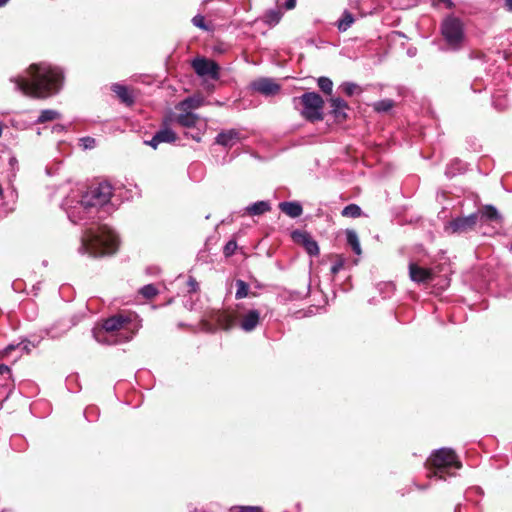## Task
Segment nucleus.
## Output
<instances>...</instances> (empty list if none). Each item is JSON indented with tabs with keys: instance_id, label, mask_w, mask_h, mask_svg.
I'll return each instance as SVG.
<instances>
[{
	"instance_id": "nucleus-1",
	"label": "nucleus",
	"mask_w": 512,
	"mask_h": 512,
	"mask_svg": "<svg viewBox=\"0 0 512 512\" xmlns=\"http://www.w3.org/2000/svg\"><path fill=\"white\" fill-rule=\"evenodd\" d=\"M62 73L47 63L32 64L26 76L11 78L16 90L33 98H47L57 93L62 83Z\"/></svg>"
},
{
	"instance_id": "nucleus-2",
	"label": "nucleus",
	"mask_w": 512,
	"mask_h": 512,
	"mask_svg": "<svg viewBox=\"0 0 512 512\" xmlns=\"http://www.w3.org/2000/svg\"><path fill=\"white\" fill-rule=\"evenodd\" d=\"M112 196V187L108 183H100L90 187L81 195L80 200H75L71 196L67 197L63 203L69 219L73 223H78L91 217L98 207L108 203Z\"/></svg>"
},
{
	"instance_id": "nucleus-3",
	"label": "nucleus",
	"mask_w": 512,
	"mask_h": 512,
	"mask_svg": "<svg viewBox=\"0 0 512 512\" xmlns=\"http://www.w3.org/2000/svg\"><path fill=\"white\" fill-rule=\"evenodd\" d=\"M140 327L135 314H118L106 319L101 328L93 331L96 341L107 344H120L132 339Z\"/></svg>"
},
{
	"instance_id": "nucleus-4",
	"label": "nucleus",
	"mask_w": 512,
	"mask_h": 512,
	"mask_svg": "<svg viewBox=\"0 0 512 512\" xmlns=\"http://www.w3.org/2000/svg\"><path fill=\"white\" fill-rule=\"evenodd\" d=\"M117 245L118 239L114 231L106 225H101L85 231L78 252L82 255L99 257L113 254Z\"/></svg>"
},
{
	"instance_id": "nucleus-5",
	"label": "nucleus",
	"mask_w": 512,
	"mask_h": 512,
	"mask_svg": "<svg viewBox=\"0 0 512 512\" xmlns=\"http://www.w3.org/2000/svg\"><path fill=\"white\" fill-rule=\"evenodd\" d=\"M428 477H437L446 479V476H452V469L458 470L462 467L457 455L452 449L440 448L434 451L426 462Z\"/></svg>"
},
{
	"instance_id": "nucleus-6",
	"label": "nucleus",
	"mask_w": 512,
	"mask_h": 512,
	"mask_svg": "<svg viewBox=\"0 0 512 512\" xmlns=\"http://www.w3.org/2000/svg\"><path fill=\"white\" fill-rule=\"evenodd\" d=\"M214 320L218 323L219 327L225 330L237 324L243 331L251 332L260 323L261 315L257 309L245 310L241 306H238L235 314L217 312L214 316Z\"/></svg>"
},
{
	"instance_id": "nucleus-7",
	"label": "nucleus",
	"mask_w": 512,
	"mask_h": 512,
	"mask_svg": "<svg viewBox=\"0 0 512 512\" xmlns=\"http://www.w3.org/2000/svg\"><path fill=\"white\" fill-rule=\"evenodd\" d=\"M441 33L450 49L458 50L463 46L465 41L464 25L459 18L446 17L441 24Z\"/></svg>"
},
{
	"instance_id": "nucleus-8",
	"label": "nucleus",
	"mask_w": 512,
	"mask_h": 512,
	"mask_svg": "<svg viewBox=\"0 0 512 512\" xmlns=\"http://www.w3.org/2000/svg\"><path fill=\"white\" fill-rule=\"evenodd\" d=\"M303 105L302 115L310 121L322 120V109L324 101L322 97L315 92L304 93L300 97Z\"/></svg>"
},
{
	"instance_id": "nucleus-9",
	"label": "nucleus",
	"mask_w": 512,
	"mask_h": 512,
	"mask_svg": "<svg viewBox=\"0 0 512 512\" xmlns=\"http://www.w3.org/2000/svg\"><path fill=\"white\" fill-rule=\"evenodd\" d=\"M191 65L195 73L203 79L218 80L220 77V67L211 59L196 57L192 60Z\"/></svg>"
},
{
	"instance_id": "nucleus-10",
	"label": "nucleus",
	"mask_w": 512,
	"mask_h": 512,
	"mask_svg": "<svg viewBox=\"0 0 512 512\" xmlns=\"http://www.w3.org/2000/svg\"><path fill=\"white\" fill-rule=\"evenodd\" d=\"M478 221V214L473 213L466 217L456 218L445 225L448 234H464L474 229Z\"/></svg>"
},
{
	"instance_id": "nucleus-11",
	"label": "nucleus",
	"mask_w": 512,
	"mask_h": 512,
	"mask_svg": "<svg viewBox=\"0 0 512 512\" xmlns=\"http://www.w3.org/2000/svg\"><path fill=\"white\" fill-rule=\"evenodd\" d=\"M292 238L294 242L302 245L309 255L316 256L319 254V246L309 233L297 230L292 233Z\"/></svg>"
},
{
	"instance_id": "nucleus-12",
	"label": "nucleus",
	"mask_w": 512,
	"mask_h": 512,
	"mask_svg": "<svg viewBox=\"0 0 512 512\" xmlns=\"http://www.w3.org/2000/svg\"><path fill=\"white\" fill-rule=\"evenodd\" d=\"M251 88L265 96H273L280 91V85L271 78H259L253 81Z\"/></svg>"
},
{
	"instance_id": "nucleus-13",
	"label": "nucleus",
	"mask_w": 512,
	"mask_h": 512,
	"mask_svg": "<svg viewBox=\"0 0 512 512\" xmlns=\"http://www.w3.org/2000/svg\"><path fill=\"white\" fill-rule=\"evenodd\" d=\"M409 276L413 282L418 284H426L433 280L434 273L431 269L418 266L415 263H410Z\"/></svg>"
},
{
	"instance_id": "nucleus-14",
	"label": "nucleus",
	"mask_w": 512,
	"mask_h": 512,
	"mask_svg": "<svg viewBox=\"0 0 512 512\" xmlns=\"http://www.w3.org/2000/svg\"><path fill=\"white\" fill-rule=\"evenodd\" d=\"M204 98L199 95H194L184 99L176 105V109L180 112H192L195 109L204 105Z\"/></svg>"
},
{
	"instance_id": "nucleus-15",
	"label": "nucleus",
	"mask_w": 512,
	"mask_h": 512,
	"mask_svg": "<svg viewBox=\"0 0 512 512\" xmlns=\"http://www.w3.org/2000/svg\"><path fill=\"white\" fill-rule=\"evenodd\" d=\"M176 121L183 127L197 128L203 120L193 112H180L176 117Z\"/></svg>"
},
{
	"instance_id": "nucleus-16",
	"label": "nucleus",
	"mask_w": 512,
	"mask_h": 512,
	"mask_svg": "<svg viewBox=\"0 0 512 512\" xmlns=\"http://www.w3.org/2000/svg\"><path fill=\"white\" fill-rule=\"evenodd\" d=\"M239 139V132L235 129H230L219 133L216 137V143L224 147H231L235 145Z\"/></svg>"
},
{
	"instance_id": "nucleus-17",
	"label": "nucleus",
	"mask_w": 512,
	"mask_h": 512,
	"mask_svg": "<svg viewBox=\"0 0 512 512\" xmlns=\"http://www.w3.org/2000/svg\"><path fill=\"white\" fill-rule=\"evenodd\" d=\"M279 209L291 218H297L303 212L302 206L298 202H281Z\"/></svg>"
},
{
	"instance_id": "nucleus-18",
	"label": "nucleus",
	"mask_w": 512,
	"mask_h": 512,
	"mask_svg": "<svg viewBox=\"0 0 512 512\" xmlns=\"http://www.w3.org/2000/svg\"><path fill=\"white\" fill-rule=\"evenodd\" d=\"M332 113L337 119L346 118V109L348 108L347 103L341 98H332L330 100Z\"/></svg>"
},
{
	"instance_id": "nucleus-19",
	"label": "nucleus",
	"mask_w": 512,
	"mask_h": 512,
	"mask_svg": "<svg viewBox=\"0 0 512 512\" xmlns=\"http://www.w3.org/2000/svg\"><path fill=\"white\" fill-rule=\"evenodd\" d=\"M245 210L251 216L262 215L271 210V205L268 201H257L247 206Z\"/></svg>"
},
{
	"instance_id": "nucleus-20",
	"label": "nucleus",
	"mask_w": 512,
	"mask_h": 512,
	"mask_svg": "<svg viewBox=\"0 0 512 512\" xmlns=\"http://www.w3.org/2000/svg\"><path fill=\"white\" fill-rule=\"evenodd\" d=\"M346 239L347 243L351 246L354 253L357 255H361L362 250L357 233L354 230H347Z\"/></svg>"
},
{
	"instance_id": "nucleus-21",
	"label": "nucleus",
	"mask_w": 512,
	"mask_h": 512,
	"mask_svg": "<svg viewBox=\"0 0 512 512\" xmlns=\"http://www.w3.org/2000/svg\"><path fill=\"white\" fill-rule=\"evenodd\" d=\"M282 16L283 13L279 9H271L265 13L264 22L272 27L280 22Z\"/></svg>"
},
{
	"instance_id": "nucleus-22",
	"label": "nucleus",
	"mask_w": 512,
	"mask_h": 512,
	"mask_svg": "<svg viewBox=\"0 0 512 512\" xmlns=\"http://www.w3.org/2000/svg\"><path fill=\"white\" fill-rule=\"evenodd\" d=\"M112 91L122 100V102L128 105L133 102L127 87L120 84H114L112 86Z\"/></svg>"
},
{
	"instance_id": "nucleus-23",
	"label": "nucleus",
	"mask_w": 512,
	"mask_h": 512,
	"mask_svg": "<svg viewBox=\"0 0 512 512\" xmlns=\"http://www.w3.org/2000/svg\"><path fill=\"white\" fill-rule=\"evenodd\" d=\"M354 23V17L349 11H344L341 18L337 22V27L340 31L348 30Z\"/></svg>"
},
{
	"instance_id": "nucleus-24",
	"label": "nucleus",
	"mask_w": 512,
	"mask_h": 512,
	"mask_svg": "<svg viewBox=\"0 0 512 512\" xmlns=\"http://www.w3.org/2000/svg\"><path fill=\"white\" fill-rule=\"evenodd\" d=\"M342 216L349 217V218H357L360 217L362 214V210L360 206L357 204H349L341 212Z\"/></svg>"
},
{
	"instance_id": "nucleus-25",
	"label": "nucleus",
	"mask_w": 512,
	"mask_h": 512,
	"mask_svg": "<svg viewBox=\"0 0 512 512\" xmlns=\"http://www.w3.org/2000/svg\"><path fill=\"white\" fill-rule=\"evenodd\" d=\"M59 117H60V114L56 110H52V109L43 110V111H41V113L37 119V123L53 121V120L58 119Z\"/></svg>"
},
{
	"instance_id": "nucleus-26",
	"label": "nucleus",
	"mask_w": 512,
	"mask_h": 512,
	"mask_svg": "<svg viewBox=\"0 0 512 512\" xmlns=\"http://www.w3.org/2000/svg\"><path fill=\"white\" fill-rule=\"evenodd\" d=\"M394 106V101L391 99H383L373 103V108L377 112H388Z\"/></svg>"
},
{
	"instance_id": "nucleus-27",
	"label": "nucleus",
	"mask_w": 512,
	"mask_h": 512,
	"mask_svg": "<svg viewBox=\"0 0 512 512\" xmlns=\"http://www.w3.org/2000/svg\"><path fill=\"white\" fill-rule=\"evenodd\" d=\"M236 286H237V290L235 293L236 299H242V298H245L248 296L249 285L246 282L239 279L236 281Z\"/></svg>"
},
{
	"instance_id": "nucleus-28",
	"label": "nucleus",
	"mask_w": 512,
	"mask_h": 512,
	"mask_svg": "<svg viewBox=\"0 0 512 512\" xmlns=\"http://www.w3.org/2000/svg\"><path fill=\"white\" fill-rule=\"evenodd\" d=\"M158 293V289L155 285L153 284H148V285H145L144 287H142L140 290H139V294L145 298V299H151L153 297H155Z\"/></svg>"
},
{
	"instance_id": "nucleus-29",
	"label": "nucleus",
	"mask_w": 512,
	"mask_h": 512,
	"mask_svg": "<svg viewBox=\"0 0 512 512\" xmlns=\"http://www.w3.org/2000/svg\"><path fill=\"white\" fill-rule=\"evenodd\" d=\"M483 216L493 221L501 220V215L499 214L498 210L492 205L485 206L483 210Z\"/></svg>"
},
{
	"instance_id": "nucleus-30",
	"label": "nucleus",
	"mask_w": 512,
	"mask_h": 512,
	"mask_svg": "<svg viewBox=\"0 0 512 512\" xmlns=\"http://www.w3.org/2000/svg\"><path fill=\"white\" fill-rule=\"evenodd\" d=\"M177 139L178 137L172 129L162 127V142L174 143Z\"/></svg>"
},
{
	"instance_id": "nucleus-31",
	"label": "nucleus",
	"mask_w": 512,
	"mask_h": 512,
	"mask_svg": "<svg viewBox=\"0 0 512 512\" xmlns=\"http://www.w3.org/2000/svg\"><path fill=\"white\" fill-rule=\"evenodd\" d=\"M318 86L324 93H327V94L332 93L333 83L329 78L320 77L318 79Z\"/></svg>"
},
{
	"instance_id": "nucleus-32",
	"label": "nucleus",
	"mask_w": 512,
	"mask_h": 512,
	"mask_svg": "<svg viewBox=\"0 0 512 512\" xmlns=\"http://www.w3.org/2000/svg\"><path fill=\"white\" fill-rule=\"evenodd\" d=\"M207 128V121L203 120L202 123H200L199 126L196 128V132L188 134L193 140L200 142L202 139V135L206 131Z\"/></svg>"
},
{
	"instance_id": "nucleus-33",
	"label": "nucleus",
	"mask_w": 512,
	"mask_h": 512,
	"mask_svg": "<svg viewBox=\"0 0 512 512\" xmlns=\"http://www.w3.org/2000/svg\"><path fill=\"white\" fill-rule=\"evenodd\" d=\"M231 510L235 512H263L260 506H234Z\"/></svg>"
},
{
	"instance_id": "nucleus-34",
	"label": "nucleus",
	"mask_w": 512,
	"mask_h": 512,
	"mask_svg": "<svg viewBox=\"0 0 512 512\" xmlns=\"http://www.w3.org/2000/svg\"><path fill=\"white\" fill-rule=\"evenodd\" d=\"M192 23L196 27H198L200 29H203V30H207L208 29L206 24H205V18L202 15L194 16L193 19H192Z\"/></svg>"
},
{
	"instance_id": "nucleus-35",
	"label": "nucleus",
	"mask_w": 512,
	"mask_h": 512,
	"mask_svg": "<svg viewBox=\"0 0 512 512\" xmlns=\"http://www.w3.org/2000/svg\"><path fill=\"white\" fill-rule=\"evenodd\" d=\"M237 248V243L233 240L229 241L224 247V254L226 256H231Z\"/></svg>"
},
{
	"instance_id": "nucleus-36",
	"label": "nucleus",
	"mask_w": 512,
	"mask_h": 512,
	"mask_svg": "<svg viewBox=\"0 0 512 512\" xmlns=\"http://www.w3.org/2000/svg\"><path fill=\"white\" fill-rule=\"evenodd\" d=\"M144 143L150 145L154 149H157L160 144V131L155 132L152 139L150 141H145Z\"/></svg>"
},
{
	"instance_id": "nucleus-37",
	"label": "nucleus",
	"mask_w": 512,
	"mask_h": 512,
	"mask_svg": "<svg viewBox=\"0 0 512 512\" xmlns=\"http://www.w3.org/2000/svg\"><path fill=\"white\" fill-rule=\"evenodd\" d=\"M81 145L83 146L84 149H92L95 147V139L91 138V137H84L82 138L81 140Z\"/></svg>"
},
{
	"instance_id": "nucleus-38",
	"label": "nucleus",
	"mask_w": 512,
	"mask_h": 512,
	"mask_svg": "<svg viewBox=\"0 0 512 512\" xmlns=\"http://www.w3.org/2000/svg\"><path fill=\"white\" fill-rule=\"evenodd\" d=\"M341 88L348 96H351L356 90L357 86L354 83L346 82L342 84Z\"/></svg>"
},
{
	"instance_id": "nucleus-39",
	"label": "nucleus",
	"mask_w": 512,
	"mask_h": 512,
	"mask_svg": "<svg viewBox=\"0 0 512 512\" xmlns=\"http://www.w3.org/2000/svg\"><path fill=\"white\" fill-rule=\"evenodd\" d=\"M187 286H188L189 292H197L199 289V284L196 281V279L193 277H189V279L187 281Z\"/></svg>"
},
{
	"instance_id": "nucleus-40",
	"label": "nucleus",
	"mask_w": 512,
	"mask_h": 512,
	"mask_svg": "<svg viewBox=\"0 0 512 512\" xmlns=\"http://www.w3.org/2000/svg\"><path fill=\"white\" fill-rule=\"evenodd\" d=\"M344 266V260L340 258L338 261H336L332 267H331V273L333 275L337 274Z\"/></svg>"
},
{
	"instance_id": "nucleus-41",
	"label": "nucleus",
	"mask_w": 512,
	"mask_h": 512,
	"mask_svg": "<svg viewBox=\"0 0 512 512\" xmlns=\"http://www.w3.org/2000/svg\"><path fill=\"white\" fill-rule=\"evenodd\" d=\"M16 348H21L23 350H26V346H23L21 347L20 344H17V345H9L7 346L4 350H3V355H8L12 350L16 349Z\"/></svg>"
},
{
	"instance_id": "nucleus-42",
	"label": "nucleus",
	"mask_w": 512,
	"mask_h": 512,
	"mask_svg": "<svg viewBox=\"0 0 512 512\" xmlns=\"http://www.w3.org/2000/svg\"><path fill=\"white\" fill-rule=\"evenodd\" d=\"M295 6H296V0H287L285 2V8L287 10H291V9L295 8Z\"/></svg>"
},
{
	"instance_id": "nucleus-43",
	"label": "nucleus",
	"mask_w": 512,
	"mask_h": 512,
	"mask_svg": "<svg viewBox=\"0 0 512 512\" xmlns=\"http://www.w3.org/2000/svg\"><path fill=\"white\" fill-rule=\"evenodd\" d=\"M10 372V368L7 366V365H0V374H5V373H9Z\"/></svg>"
},
{
	"instance_id": "nucleus-44",
	"label": "nucleus",
	"mask_w": 512,
	"mask_h": 512,
	"mask_svg": "<svg viewBox=\"0 0 512 512\" xmlns=\"http://www.w3.org/2000/svg\"><path fill=\"white\" fill-rule=\"evenodd\" d=\"M439 3H444L447 8L453 7V2L451 0H438Z\"/></svg>"
},
{
	"instance_id": "nucleus-45",
	"label": "nucleus",
	"mask_w": 512,
	"mask_h": 512,
	"mask_svg": "<svg viewBox=\"0 0 512 512\" xmlns=\"http://www.w3.org/2000/svg\"><path fill=\"white\" fill-rule=\"evenodd\" d=\"M506 6L509 11H512V0H506Z\"/></svg>"
},
{
	"instance_id": "nucleus-46",
	"label": "nucleus",
	"mask_w": 512,
	"mask_h": 512,
	"mask_svg": "<svg viewBox=\"0 0 512 512\" xmlns=\"http://www.w3.org/2000/svg\"><path fill=\"white\" fill-rule=\"evenodd\" d=\"M446 174L449 176V177H452L456 174V172L452 171L451 168H448L447 171H446Z\"/></svg>"
},
{
	"instance_id": "nucleus-47",
	"label": "nucleus",
	"mask_w": 512,
	"mask_h": 512,
	"mask_svg": "<svg viewBox=\"0 0 512 512\" xmlns=\"http://www.w3.org/2000/svg\"><path fill=\"white\" fill-rule=\"evenodd\" d=\"M9 0H0V7L5 5Z\"/></svg>"
},
{
	"instance_id": "nucleus-48",
	"label": "nucleus",
	"mask_w": 512,
	"mask_h": 512,
	"mask_svg": "<svg viewBox=\"0 0 512 512\" xmlns=\"http://www.w3.org/2000/svg\"><path fill=\"white\" fill-rule=\"evenodd\" d=\"M192 512H206V511H204V510L194 509Z\"/></svg>"
},
{
	"instance_id": "nucleus-49",
	"label": "nucleus",
	"mask_w": 512,
	"mask_h": 512,
	"mask_svg": "<svg viewBox=\"0 0 512 512\" xmlns=\"http://www.w3.org/2000/svg\"><path fill=\"white\" fill-rule=\"evenodd\" d=\"M55 129H57V130H62V129H63V127H62V126H56V127H55Z\"/></svg>"
},
{
	"instance_id": "nucleus-50",
	"label": "nucleus",
	"mask_w": 512,
	"mask_h": 512,
	"mask_svg": "<svg viewBox=\"0 0 512 512\" xmlns=\"http://www.w3.org/2000/svg\"><path fill=\"white\" fill-rule=\"evenodd\" d=\"M494 104H495V107H496V108H499V109H502V108H503V107L498 106V104H496L495 102H494Z\"/></svg>"
}]
</instances>
